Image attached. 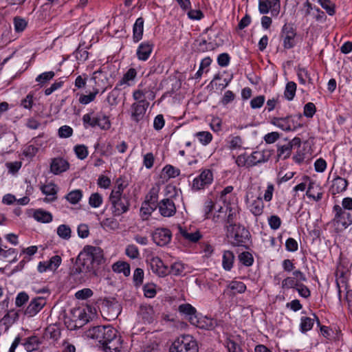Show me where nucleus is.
I'll list each match as a JSON object with an SVG mask.
<instances>
[{
  "mask_svg": "<svg viewBox=\"0 0 352 352\" xmlns=\"http://www.w3.org/2000/svg\"><path fill=\"white\" fill-rule=\"evenodd\" d=\"M102 260L103 252L100 248L87 245L78 254L70 275L78 283H84L89 274L94 272L95 266L100 265Z\"/></svg>",
  "mask_w": 352,
  "mask_h": 352,
  "instance_id": "f257e3e1",
  "label": "nucleus"
},
{
  "mask_svg": "<svg viewBox=\"0 0 352 352\" xmlns=\"http://www.w3.org/2000/svg\"><path fill=\"white\" fill-rule=\"evenodd\" d=\"M87 336L96 340L104 352H118L122 348L121 336L111 326L94 327L88 330Z\"/></svg>",
  "mask_w": 352,
  "mask_h": 352,
  "instance_id": "f03ea898",
  "label": "nucleus"
},
{
  "mask_svg": "<svg viewBox=\"0 0 352 352\" xmlns=\"http://www.w3.org/2000/svg\"><path fill=\"white\" fill-rule=\"evenodd\" d=\"M197 341L190 335L177 338L172 344L169 352H198Z\"/></svg>",
  "mask_w": 352,
  "mask_h": 352,
  "instance_id": "7ed1b4c3",
  "label": "nucleus"
},
{
  "mask_svg": "<svg viewBox=\"0 0 352 352\" xmlns=\"http://www.w3.org/2000/svg\"><path fill=\"white\" fill-rule=\"evenodd\" d=\"M109 201L113 216L119 217L129 210L131 206L129 195H109Z\"/></svg>",
  "mask_w": 352,
  "mask_h": 352,
  "instance_id": "20e7f679",
  "label": "nucleus"
},
{
  "mask_svg": "<svg viewBox=\"0 0 352 352\" xmlns=\"http://www.w3.org/2000/svg\"><path fill=\"white\" fill-rule=\"evenodd\" d=\"M227 236L234 246H245L250 240V232L243 226H237L228 228Z\"/></svg>",
  "mask_w": 352,
  "mask_h": 352,
  "instance_id": "39448f33",
  "label": "nucleus"
},
{
  "mask_svg": "<svg viewBox=\"0 0 352 352\" xmlns=\"http://www.w3.org/2000/svg\"><path fill=\"white\" fill-rule=\"evenodd\" d=\"M92 113H86L82 116L84 126L96 127L98 126L102 130H108L111 127V122L109 118L103 113H98L93 117Z\"/></svg>",
  "mask_w": 352,
  "mask_h": 352,
  "instance_id": "423d86ee",
  "label": "nucleus"
},
{
  "mask_svg": "<svg viewBox=\"0 0 352 352\" xmlns=\"http://www.w3.org/2000/svg\"><path fill=\"white\" fill-rule=\"evenodd\" d=\"M270 123L287 132L294 131L302 126L292 115L286 117H272L270 118Z\"/></svg>",
  "mask_w": 352,
  "mask_h": 352,
  "instance_id": "0eeeda50",
  "label": "nucleus"
},
{
  "mask_svg": "<svg viewBox=\"0 0 352 352\" xmlns=\"http://www.w3.org/2000/svg\"><path fill=\"white\" fill-rule=\"evenodd\" d=\"M213 173L210 169H204L201 173L194 178L191 184L193 191H199L208 188L213 182Z\"/></svg>",
  "mask_w": 352,
  "mask_h": 352,
  "instance_id": "6e6552de",
  "label": "nucleus"
},
{
  "mask_svg": "<svg viewBox=\"0 0 352 352\" xmlns=\"http://www.w3.org/2000/svg\"><path fill=\"white\" fill-rule=\"evenodd\" d=\"M296 34V30L292 24L285 23L282 27L280 36L285 49L289 50L295 47Z\"/></svg>",
  "mask_w": 352,
  "mask_h": 352,
  "instance_id": "1a4fd4ad",
  "label": "nucleus"
},
{
  "mask_svg": "<svg viewBox=\"0 0 352 352\" xmlns=\"http://www.w3.org/2000/svg\"><path fill=\"white\" fill-rule=\"evenodd\" d=\"M239 213V208L238 206V201L234 197H233L232 202L225 205V214H226L225 227L226 228V230L238 226L236 224V221Z\"/></svg>",
  "mask_w": 352,
  "mask_h": 352,
  "instance_id": "9d476101",
  "label": "nucleus"
},
{
  "mask_svg": "<svg viewBox=\"0 0 352 352\" xmlns=\"http://www.w3.org/2000/svg\"><path fill=\"white\" fill-rule=\"evenodd\" d=\"M153 240L156 245L164 246L170 243L172 234L168 228H157L152 234Z\"/></svg>",
  "mask_w": 352,
  "mask_h": 352,
  "instance_id": "9b49d317",
  "label": "nucleus"
},
{
  "mask_svg": "<svg viewBox=\"0 0 352 352\" xmlns=\"http://www.w3.org/2000/svg\"><path fill=\"white\" fill-rule=\"evenodd\" d=\"M160 214L164 217H170L176 213V206L174 201L166 198L161 200L157 205Z\"/></svg>",
  "mask_w": 352,
  "mask_h": 352,
  "instance_id": "f8f14e48",
  "label": "nucleus"
},
{
  "mask_svg": "<svg viewBox=\"0 0 352 352\" xmlns=\"http://www.w3.org/2000/svg\"><path fill=\"white\" fill-rule=\"evenodd\" d=\"M271 156L270 151H256L248 156V167L258 164L264 163L269 160Z\"/></svg>",
  "mask_w": 352,
  "mask_h": 352,
  "instance_id": "ddd939ff",
  "label": "nucleus"
},
{
  "mask_svg": "<svg viewBox=\"0 0 352 352\" xmlns=\"http://www.w3.org/2000/svg\"><path fill=\"white\" fill-rule=\"evenodd\" d=\"M150 267L152 272L160 277H164L168 274V268L165 265L162 260L158 256L151 258Z\"/></svg>",
  "mask_w": 352,
  "mask_h": 352,
  "instance_id": "4468645a",
  "label": "nucleus"
},
{
  "mask_svg": "<svg viewBox=\"0 0 352 352\" xmlns=\"http://www.w3.org/2000/svg\"><path fill=\"white\" fill-rule=\"evenodd\" d=\"M40 190L42 193L46 195V197L43 199V201L46 203H50L57 199V192L58 188L53 182H50L43 185H41Z\"/></svg>",
  "mask_w": 352,
  "mask_h": 352,
  "instance_id": "2eb2a0df",
  "label": "nucleus"
},
{
  "mask_svg": "<svg viewBox=\"0 0 352 352\" xmlns=\"http://www.w3.org/2000/svg\"><path fill=\"white\" fill-rule=\"evenodd\" d=\"M153 43L148 41L141 43L136 50V56L138 60H147L153 52Z\"/></svg>",
  "mask_w": 352,
  "mask_h": 352,
  "instance_id": "dca6fc26",
  "label": "nucleus"
},
{
  "mask_svg": "<svg viewBox=\"0 0 352 352\" xmlns=\"http://www.w3.org/2000/svg\"><path fill=\"white\" fill-rule=\"evenodd\" d=\"M148 105V102L146 100H141L137 103L133 104L131 119L136 122H138L140 120H142Z\"/></svg>",
  "mask_w": 352,
  "mask_h": 352,
  "instance_id": "f3484780",
  "label": "nucleus"
},
{
  "mask_svg": "<svg viewBox=\"0 0 352 352\" xmlns=\"http://www.w3.org/2000/svg\"><path fill=\"white\" fill-rule=\"evenodd\" d=\"M46 300L43 297H38L33 299L25 310V314L28 317L35 316L45 305Z\"/></svg>",
  "mask_w": 352,
  "mask_h": 352,
  "instance_id": "a211bd4d",
  "label": "nucleus"
},
{
  "mask_svg": "<svg viewBox=\"0 0 352 352\" xmlns=\"http://www.w3.org/2000/svg\"><path fill=\"white\" fill-rule=\"evenodd\" d=\"M191 320H192L191 324L199 329L210 330L216 326V320L208 317H199L197 315V317H194Z\"/></svg>",
  "mask_w": 352,
  "mask_h": 352,
  "instance_id": "6ab92c4d",
  "label": "nucleus"
},
{
  "mask_svg": "<svg viewBox=\"0 0 352 352\" xmlns=\"http://www.w3.org/2000/svg\"><path fill=\"white\" fill-rule=\"evenodd\" d=\"M347 186L348 182L346 179H343L340 176H336L332 181L330 191L333 195L339 194L345 191Z\"/></svg>",
  "mask_w": 352,
  "mask_h": 352,
  "instance_id": "aec40b11",
  "label": "nucleus"
},
{
  "mask_svg": "<svg viewBox=\"0 0 352 352\" xmlns=\"http://www.w3.org/2000/svg\"><path fill=\"white\" fill-rule=\"evenodd\" d=\"M68 168L69 163L60 157L53 159L50 164L51 172L55 175L60 174Z\"/></svg>",
  "mask_w": 352,
  "mask_h": 352,
  "instance_id": "412c9836",
  "label": "nucleus"
},
{
  "mask_svg": "<svg viewBox=\"0 0 352 352\" xmlns=\"http://www.w3.org/2000/svg\"><path fill=\"white\" fill-rule=\"evenodd\" d=\"M178 311L190 322V324L192 322L191 318L197 317L198 315L196 309L188 303L180 305L178 307Z\"/></svg>",
  "mask_w": 352,
  "mask_h": 352,
  "instance_id": "4be33fe9",
  "label": "nucleus"
},
{
  "mask_svg": "<svg viewBox=\"0 0 352 352\" xmlns=\"http://www.w3.org/2000/svg\"><path fill=\"white\" fill-rule=\"evenodd\" d=\"M144 19L139 17L136 19L133 26V41L134 43L139 42L143 36Z\"/></svg>",
  "mask_w": 352,
  "mask_h": 352,
  "instance_id": "5701e85b",
  "label": "nucleus"
},
{
  "mask_svg": "<svg viewBox=\"0 0 352 352\" xmlns=\"http://www.w3.org/2000/svg\"><path fill=\"white\" fill-rule=\"evenodd\" d=\"M248 208L254 216L262 214L264 208V204L261 197H257L248 204Z\"/></svg>",
  "mask_w": 352,
  "mask_h": 352,
  "instance_id": "b1692460",
  "label": "nucleus"
},
{
  "mask_svg": "<svg viewBox=\"0 0 352 352\" xmlns=\"http://www.w3.org/2000/svg\"><path fill=\"white\" fill-rule=\"evenodd\" d=\"M233 190L232 186H228L220 192L219 200L223 202V205L232 202L233 197L237 200L236 195L232 193Z\"/></svg>",
  "mask_w": 352,
  "mask_h": 352,
  "instance_id": "393cba45",
  "label": "nucleus"
},
{
  "mask_svg": "<svg viewBox=\"0 0 352 352\" xmlns=\"http://www.w3.org/2000/svg\"><path fill=\"white\" fill-rule=\"evenodd\" d=\"M234 254L232 251L225 250L222 256V267L226 271H230L233 267Z\"/></svg>",
  "mask_w": 352,
  "mask_h": 352,
  "instance_id": "a878e982",
  "label": "nucleus"
},
{
  "mask_svg": "<svg viewBox=\"0 0 352 352\" xmlns=\"http://www.w3.org/2000/svg\"><path fill=\"white\" fill-rule=\"evenodd\" d=\"M276 5L280 6V0H258V10L261 14H267Z\"/></svg>",
  "mask_w": 352,
  "mask_h": 352,
  "instance_id": "bb28decb",
  "label": "nucleus"
},
{
  "mask_svg": "<svg viewBox=\"0 0 352 352\" xmlns=\"http://www.w3.org/2000/svg\"><path fill=\"white\" fill-rule=\"evenodd\" d=\"M180 234L187 241L192 243L197 242L201 238V234L199 231L189 232L186 229L180 226L178 227Z\"/></svg>",
  "mask_w": 352,
  "mask_h": 352,
  "instance_id": "cd10ccee",
  "label": "nucleus"
},
{
  "mask_svg": "<svg viewBox=\"0 0 352 352\" xmlns=\"http://www.w3.org/2000/svg\"><path fill=\"white\" fill-rule=\"evenodd\" d=\"M41 344V339L36 336H32L25 340L23 345L28 352H31L37 350Z\"/></svg>",
  "mask_w": 352,
  "mask_h": 352,
  "instance_id": "c85d7f7f",
  "label": "nucleus"
},
{
  "mask_svg": "<svg viewBox=\"0 0 352 352\" xmlns=\"http://www.w3.org/2000/svg\"><path fill=\"white\" fill-rule=\"evenodd\" d=\"M160 192V187L158 186H153L148 193L146 196L145 202L151 204L153 206L158 205V195Z\"/></svg>",
  "mask_w": 352,
  "mask_h": 352,
  "instance_id": "c756f323",
  "label": "nucleus"
},
{
  "mask_svg": "<svg viewBox=\"0 0 352 352\" xmlns=\"http://www.w3.org/2000/svg\"><path fill=\"white\" fill-rule=\"evenodd\" d=\"M140 314L144 322L151 323L153 321L154 311L151 306H141L140 309Z\"/></svg>",
  "mask_w": 352,
  "mask_h": 352,
  "instance_id": "7c9ffc66",
  "label": "nucleus"
},
{
  "mask_svg": "<svg viewBox=\"0 0 352 352\" xmlns=\"http://www.w3.org/2000/svg\"><path fill=\"white\" fill-rule=\"evenodd\" d=\"M197 51L200 53L214 50L216 48V44L212 42H208L205 39L197 40Z\"/></svg>",
  "mask_w": 352,
  "mask_h": 352,
  "instance_id": "2f4dec72",
  "label": "nucleus"
},
{
  "mask_svg": "<svg viewBox=\"0 0 352 352\" xmlns=\"http://www.w3.org/2000/svg\"><path fill=\"white\" fill-rule=\"evenodd\" d=\"M33 217L37 221L42 223H50L52 221V214L41 209L36 210Z\"/></svg>",
  "mask_w": 352,
  "mask_h": 352,
  "instance_id": "473e14b6",
  "label": "nucleus"
},
{
  "mask_svg": "<svg viewBox=\"0 0 352 352\" xmlns=\"http://www.w3.org/2000/svg\"><path fill=\"white\" fill-rule=\"evenodd\" d=\"M334 221L337 223H341L344 228H347L352 224L350 213L343 211L342 214H335Z\"/></svg>",
  "mask_w": 352,
  "mask_h": 352,
  "instance_id": "72a5a7b5",
  "label": "nucleus"
},
{
  "mask_svg": "<svg viewBox=\"0 0 352 352\" xmlns=\"http://www.w3.org/2000/svg\"><path fill=\"white\" fill-rule=\"evenodd\" d=\"M112 269L114 272L123 273L125 276L130 275V265L126 262H116L113 265Z\"/></svg>",
  "mask_w": 352,
  "mask_h": 352,
  "instance_id": "f704fd0d",
  "label": "nucleus"
},
{
  "mask_svg": "<svg viewBox=\"0 0 352 352\" xmlns=\"http://www.w3.org/2000/svg\"><path fill=\"white\" fill-rule=\"evenodd\" d=\"M297 75L301 85H306L307 82L309 85H314L313 79L305 68H298Z\"/></svg>",
  "mask_w": 352,
  "mask_h": 352,
  "instance_id": "c9c22d12",
  "label": "nucleus"
},
{
  "mask_svg": "<svg viewBox=\"0 0 352 352\" xmlns=\"http://www.w3.org/2000/svg\"><path fill=\"white\" fill-rule=\"evenodd\" d=\"M228 288L233 291L234 294H243L247 289L244 283L235 280H233L229 283Z\"/></svg>",
  "mask_w": 352,
  "mask_h": 352,
  "instance_id": "e433bc0d",
  "label": "nucleus"
},
{
  "mask_svg": "<svg viewBox=\"0 0 352 352\" xmlns=\"http://www.w3.org/2000/svg\"><path fill=\"white\" fill-rule=\"evenodd\" d=\"M120 85H116L113 89L109 94L107 100L111 106L117 105L119 102V97L120 96V89L118 87Z\"/></svg>",
  "mask_w": 352,
  "mask_h": 352,
  "instance_id": "4c0bfd02",
  "label": "nucleus"
},
{
  "mask_svg": "<svg viewBox=\"0 0 352 352\" xmlns=\"http://www.w3.org/2000/svg\"><path fill=\"white\" fill-rule=\"evenodd\" d=\"M318 3L329 16L336 14V5L331 0H318Z\"/></svg>",
  "mask_w": 352,
  "mask_h": 352,
  "instance_id": "58836bf2",
  "label": "nucleus"
},
{
  "mask_svg": "<svg viewBox=\"0 0 352 352\" xmlns=\"http://www.w3.org/2000/svg\"><path fill=\"white\" fill-rule=\"evenodd\" d=\"M157 208V206H153L151 204L144 201L140 208V216L142 219L146 220Z\"/></svg>",
  "mask_w": 352,
  "mask_h": 352,
  "instance_id": "ea45409f",
  "label": "nucleus"
},
{
  "mask_svg": "<svg viewBox=\"0 0 352 352\" xmlns=\"http://www.w3.org/2000/svg\"><path fill=\"white\" fill-rule=\"evenodd\" d=\"M82 197V192L81 190H74L65 196V199L72 204H78Z\"/></svg>",
  "mask_w": 352,
  "mask_h": 352,
  "instance_id": "a19ab883",
  "label": "nucleus"
},
{
  "mask_svg": "<svg viewBox=\"0 0 352 352\" xmlns=\"http://www.w3.org/2000/svg\"><path fill=\"white\" fill-rule=\"evenodd\" d=\"M292 146L290 144H285L282 146H278L277 155L278 158L286 160L291 155Z\"/></svg>",
  "mask_w": 352,
  "mask_h": 352,
  "instance_id": "79ce46f5",
  "label": "nucleus"
},
{
  "mask_svg": "<svg viewBox=\"0 0 352 352\" xmlns=\"http://www.w3.org/2000/svg\"><path fill=\"white\" fill-rule=\"evenodd\" d=\"M56 233L60 238L68 240L71 237L72 230L69 226L62 224L57 228Z\"/></svg>",
  "mask_w": 352,
  "mask_h": 352,
  "instance_id": "37998d69",
  "label": "nucleus"
},
{
  "mask_svg": "<svg viewBox=\"0 0 352 352\" xmlns=\"http://www.w3.org/2000/svg\"><path fill=\"white\" fill-rule=\"evenodd\" d=\"M137 75V72L134 68H130L123 76V78L118 83V85L127 84L129 85V81L133 80Z\"/></svg>",
  "mask_w": 352,
  "mask_h": 352,
  "instance_id": "c03bdc74",
  "label": "nucleus"
},
{
  "mask_svg": "<svg viewBox=\"0 0 352 352\" xmlns=\"http://www.w3.org/2000/svg\"><path fill=\"white\" fill-rule=\"evenodd\" d=\"M199 142L206 146L212 140V135L209 131H199L195 134Z\"/></svg>",
  "mask_w": 352,
  "mask_h": 352,
  "instance_id": "a18cd8bd",
  "label": "nucleus"
},
{
  "mask_svg": "<svg viewBox=\"0 0 352 352\" xmlns=\"http://www.w3.org/2000/svg\"><path fill=\"white\" fill-rule=\"evenodd\" d=\"M314 324V318L309 317H302L300 319V329L302 333L311 330Z\"/></svg>",
  "mask_w": 352,
  "mask_h": 352,
  "instance_id": "49530a36",
  "label": "nucleus"
},
{
  "mask_svg": "<svg viewBox=\"0 0 352 352\" xmlns=\"http://www.w3.org/2000/svg\"><path fill=\"white\" fill-rule=\"evenodd\" d=\"M296 84L294 82L290 81L287 83L284 95L288 100H292L295 96L296 91Z\"/></svg>",
  "mask_w": 352,
  "mask_h": 352,
  "instance_id": "de8ad7c7",
  "label": "nucleus"
},
{
  "mask_svg": "<svg viewBox=\"0 0 352 352\" xmlns=\"http://www.w3.org/2000/svg\"><path fill=\"white\" fill-rule=\"evenodd\" d=\"M102 203L103 198L98 192L92 193L89 198V204L92 208H99Z\"/></svg>",
  "mask_w": 352,
  "mask_h": 352,
  "instance_id": "09e8293b",
  "label": "nucleus"
},
{
  "mask_svg": "<svg viewBox=\"0 0 352 352\" xmlns=\"http://www.w3.org/2000/svg\"><path fill=\"white\" fill-rule=\"evenodd\" d=\"M239 261L245 266H252L254 263L252 254L249 252H243L239 255Z\"/></svg>",
  "mask_w": 352,
  "mask_h": 352,
  "instance_id": "8fccbe9b",
  "label": "nucleus"
},
{
  "mask_svg": "<svg viewBox=\"0 0 352 352\" xmlns=\"http://www.w3.org/2000/svg\"><path fill=\"white\" fill-rule=\"evenodd\" d=\"M185 270L184 265L182 262H175L168 269V274L174 276H179L184 273Z\"/></svg>",
  "mask_w": 352,
  "mask_h": 352,
  "instance_id": "3c124183",
  "label": "nucleus"
},
{
  "mask_svg": "<svg viewBox=\"0 0 352 352\" xmlns=\"http://www.w3.org/2000/svg\"><path fill=\"white\" fill-rule=\"evenodd\" d=\"M74 152L80 160H85L89 154L87 147L84 144H78L74 146Z\"/></svg>",
  "mask_w": 352,
  "mask_h": 352,
  "instance_id": "603ef678",
  "label": "nucleus"
},
{
  "mask_svg": "<svg viewBox=\"0 0 352 352\" xmlns=\"http://www.w3.org/2000/svg\"><path fill=\"white\" fill-rule=\"evenodd\" d=\"M214 208V203L211 199H207L204 204L203 212L205 219L211 218V212Z\"/></svg>",
  "mask_w": 352,
  "mask_h": 352,
  "instance_id": "864d4df0",
  "label": "nucleus"
},
{
  "mask_svg": "<svg viewBox=\"0 0 352 352\" xmlns=\"http://www.w3.org/2000/svg\"><path fill=\"white\" fill-rule=\"evenodd\" d=\"M54 76L55 73L52 71L43 72L36 77V81L39 82L41 85H43L45 83L52 80Z\"/></svg>",
  "mask_w": 352,
  "mask_h": 352,
  "instance_id": "5fc2aeb1",
  "label": "nucleus"
},
{
  "mask_svg": "<svg viewBox=\"0 0 352 352\" xmlns=\"http://www.w3.org/2000/svg\"><path fill=\"white\" fill-rule=\"evenodd\" d=\"M226 216L225 205H223L212 215V219L214 223H223L225 224Z\"/></svg>",
  "mask_w": 352,
  "mask_h": 352,
  "instance_id": "6e6d98bb",
  "label": "nucleus"
},
{
  "mask_svg": "<svg viewBox=\"0 0 352 352\" xmlns=\"http://www.w3.org/2000/svg\"><path fill=\"white\" fill-rule=\"evenodd\" d=\"M144 270L141 268H136L133 272V280L135 286H140L144 280Z\"/></svg>",
  "mask_w": 352,
  "mask_h": 352,
  "instance_id": "4d7b16f0",
  "label": "nucleus"
},
{
  "mask_svg": "<svg viewBox=\"0 0 352 352\" xmlns=\"http://www.w3.org/2000/svg\"><path fill=\"white\" fill-rule=\"evenodd\" d=\"M99 93L98 89H94V91L89 95H81L79 98V102L82 104H87L94 101L96 95Z\"/></svg>",
  "mask_w": 352,
  "mask_h": 352,
  "instance_id": "13d9d810",
  "label": "nucleus"
},
{
  "mask_svg": "<svg viewBox=\"0 0 352 352\" xmlns=\"http://www.w3.org/2000/svg\"><path fill=\"white\" fill-rule=\"evenodd\" d=\"M228 352H242V349L239 344L230 338H227L224 343Z\"/></svg>",
  "mask_w": 352,
  "mask_h": 352,
  "instance_id": "bf43d9fd",
  "label": "nucleus"
},
{
  "mask_svg": "<svg viewBox=\"0 0 352 352\" xmlns=\"http://www.w3.org/2000/svg\"><path fill=\"white\" fill-rule=\"evenodd\" d=\"M61 257L58 255L53 256L49 261H47L50 271H55L61 264Z\"/></svg>",
  "mask_w": 352,
  "mask_h": 352,
  "instance_id": "052dcab7",
  "label": "nucleus"
},
{
  "mask_svg": "<svg viewBox=\"0 0 352 352\" xmlns=\"http://www.w3.org/2000/svg\"><path fill=\"white\" fill-rule=\"evenodd\" d=\"M126 254L131 258L135 259L140 256V252L138 247L133 244L126 246L125 250Z\"/></svg>",
  "mask_w": 352,
  "mask_h": 352,
  "instance_id": "680f3d73",
  "label": "nucleus"
},
{
  "mask_svg": "<svg viewBox=\"0 0 352 352\" xmlns=\"http://www.w3.org/2000/svg\"><path fill=\"white\" fill-rule=\"evenodd\" d=\"M27 21L21 17L16 16L14 19V30L17 32H23L27 27Z\"/></svg>",
  "mask_w": 352,
  "mask_h": 352,
  "instance_id": "e2e57ef3",
  "label": "nucleus"
},
{
  "mask_svg": "<svg viewBox=\"0 0 352 352\" xmlns=\"http://www.w3.org/2000/svg\"><path fill=\"white\" fill-rule=\"evenodd\" d=\"M267 221L270 228L274 230H278L280 227L282 223L280 218L275 214L271 215L268 218Z\"/></svg>",
  "mask_w": 352,
  "mask_h": 352,
  "instance_id": "0e129e2a",
  "label": "nucleus"
},
{
  "mask_svg": "<svg viewBox=\"0 0 352 352\" xmlns=\"http://www.w3.org/2000/svg\"><path fill=\"white\" fill-rule=\"evenodd\" d=\"M314 10V6L310 3L309 0H306L300 8V12L303 15L304 18H307L311 14V12Z\"/></svg>",
  "mask_w": 352,
  "mask_h": 352,
  "instance_id": "69168bd1",
  "label": "nucleus"
},
{
  "mask_svg": "<svg viewBox=\"0 0 352 352\" xmlns=\"http://www.w3.org/2000/svg\"><path fill=\"white\" fill-rule=\"evenodd\" d=\"M298 284L299 283L295 280V278L287 277L282 281L281 286L283 289H296Z\"/></svg>",
  "mask_w": 352,
  "mask_h": 352,
  "instance_id": "338daca9",
  "label": "nucleus"
},
{
  "mask_svg": "<svg viewBox=\"0 0 352 352\" xmlns=\"http://www.w3.org/2000/svg\"><path fill=\"white\" fill-rule=\"evenodd\" d=\"M73 129L67 125L62 126L58 129V136L61 138H67L72 135Z\"/></svg>",
  "mask_w": 352,
  "mask_h": 352,
  "instance_id": "774afa93",
  "label": "nucleus"
}]
</instances>
